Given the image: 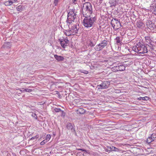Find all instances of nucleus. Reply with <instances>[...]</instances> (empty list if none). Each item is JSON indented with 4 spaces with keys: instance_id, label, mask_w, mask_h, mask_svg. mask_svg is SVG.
Segmentation results:
<instances>
[{
    "instance_id": "obj_1",
    "label": "nucleus",
    "mask_w": 156,
    "mask_h": 156,
    "mask_svg": "<svg viewBox=\"0 0 156 156\" xmlns=\"http://www.w3.org/2000/svg\"><path fill=\"white\" fill-rule=\"evenodd\" d=\"M69 27L68 30L64 31V33L67 36L75 35L77 33L78 28L77 27L76 23L75 22L67 23Z\"/></svg>"
},
{
    "instance_id": "obj_2",
    "label": "nucleus",
    "mask_w": 156,
    "mask_h": 156,
    "mask_svg": "<svg viewBox=\"0 0 156 156\" xmlns=\"http://www.w3.org/2000/svg\"><path fill=\"white\" fill-rule=\"evenodd\" d=\"M85 18L83 20V24L86 27H90L93 25L96 20L94 15H91L89 16H84Z\"/></svg>"
},
{
    "instance_id": "obj_3",
    "label": "nucleus",
    "mask_w": 156,
    "mask_h": 156,
    "mask_svg": "<svg viewBox=\"0 0 156 156\" xmlns=\"http://www.w3.org/2000/svg\"><path fill=\"white\" fill-rule=\"evenodd\" d=\"M92 9L90 3L86 2L84 3L83 6L82 13L84 16H89L92 14Z\"/></svg>"
},
{
    "instance_id": "obj_4",
    "label": "nucleus",
    "mask_w": 156,
    "mask_h": 156,
    "mask_svg": "<svg viewBox=\"0 0 156 156\" xmlns=\"http://www.w3.org/2000/svg\"><path fill=\"white\" fill-rule=\"evenodd\" d=\"M133 50L139 54H144L147 52V49L144 45L140 42H139L133 46L132 48Z\"/></svg>"
},
{
    "instance_id": "obj_5",
    "label": "nucleus",
    "mask_w": 156,
    "mask_h": 156,
    "mask_svg": "<svg viewBox=\"0 0 156 156\" xmlns=\"http://www.w3.org/2000/svg\"><path fill=\"white\" fill-rule=\"evenodd\" d=\"M110 20V23L113 28L115 30L118 29L121 27V23L118 20L113 18L111 20L110 18H108V22Z\"/></svg>"
},
{
    "instance_id": "obj_6",
    "label": "nucleus",
    "mask_w": 156,
    "mask_h": 156,
    "mask_svg": "<svg viewBox=\"0 0 156 156\" xmlns=\"http://www.w3.org/2000/svg\"><path fill=\"white\" fill-rule=\"evenodd\" d=\"M69 42V41L67 37L65 39L60 40V44L62 47L64 48H65L66 46H68Z\"/></svg>"
},
{
    "instance_id": "obj_7",
    "label": "nucleus",
    "mask_w": 156,
    "mask_h": 156,
    "mask_svg": "<svg viewBox=\"0 0 156 156\" xmlns=\"http://www.w3.org/2000/svg\"><path fill=\"white\" fill-rule=\"evenodd\" d=\"M70 18L69 16L68 15V18L67 20V23L72 22H74V20L76 18V14H75L74 16L73 14H71Z\"/></svg>"
},
{
    "instance_id": "obj_8",
    "label": "nucleus",
    "mask_w": 156,
    "mask_h": 156,
    "mask_svg": "<svg viewBox=\"0 0 156 156\" xmlns=\"http://www.w3.org/2000/svg\"><path fill=\"white\" fill-rule=\"evenodd\" d=\"M54 56L55 58L58 61H63L64 59V57L63 56H58L56 55H55Z\"/></svg>"
},
{
    "instance_id": "obj_9",
    "label": "nucleus",
    "mask_w": 156,
    "mask_h": 156,
    "mask_svg": "<svg viewBox=\"0 0 156 156\" xmlns=\"http://www.w3.org/2000/svg\"><path fill=\"white\" fill-rule=\"evenodd\" d=\"M115 39L116 43L118 45H121L122 44V37H117Z\"/></svg>"
},
{
    "instance_id": "obj_10",
    "label": "nucleus",
    "mask_w": 156,
    "mask_h": 156,
    "mask_svg": "<svg viewBox=\"0 0 156 156\" xmlns=\"http://www.w3.org/2000/svg\"><path fill=\"white\" fill-rule=\"evenodd\" d=\"M66 127L69 130H71L72 131L74 130V129L73 128L72 124L69 122L67 123Z\"/></svg>"
},
{
    "instance_id": "obj_11",
    "label": "nucleus",
    "mask_w": 156,
    "mask_h": 156,
    "mask_svg": "<svg viewBox=\"0 0 156 156\" xmlns=\"http://www.w3.org/2000/svg\"><path fill=\"white\" fill-rule=\"evenodd\" d=\"M78 114H83L85 112V110L82 108H80L76 111Z\"/></svg>"
},
{
    "instance_id": "obj_12",
    "label": "nucleus",
    "mask_w": 156,
    "mask_h": 156,
    "mask_svg": "<svg viewBox=\"0 0 156 156\" xmlns=\"http://www.w3.org/2000/svg\"><path fill=\"white\" fill-rule=\"evenodd\" d=\"M13 3L14 2L12 1V0H9L8 1L5 2L4 4L5 6H8L12 5Z\"/></svg>"
},
{
    "instance_id": "obj_13",
    "label": "nucleus",
    "mask_w": 156,
    "mask_h": 156,
    "mask_svg": "<svg viewBox=\"0 0 156 156\" xmlns=\"http://www.w3.org/2000/svg\"><path fill=\"white\" fill-rule=\"evenodd\" d=\"M51 137H45V139L40 143L41 145H43L46 143L50 139Z\"/></svg>"
},
{
    "instance_id": "obj_14",
    "label": "nucleus",
    "mask_w": 156,
    "mask_h": 156,
    "mask_svg": "<svg viewBox=\"0 0 156 156\" xmlns=\"http://www.w3.org/2000/svg\"><path fill=\"white\" fill-rule=\"evenodd\" d=\"M150 7L153 8L154 13L156 15V3H152L151 4Z\"/></svg>"
},
{
    "instance_id": "obj_15",
    "label": "nucleus",
    "mask_w": 156,
    "mask_h": 156,
    "mask_svg": "<svg viewBox=\"0 0 156 156\" xmlns=\"http://www.w3.org/2000/svg\"><path fill=\"white\" fill-rule=\"evenodd\" d=\"M148 24H147L148 26V27L150 28H154V24L152 23V22L151 21L150 22H149Z\"/></svg>"
},
{
    "instance_id": "obj_16",
    "label": "nucleus",
    "mask_w": 156,
    "mask_h": 156,
    "mask_svg": "<svg viewBox=\"0 0 156 156\" xmlns=\"http://www.w3.org/2000/svg\"><path fill=\"white\" fill-rule=\"evenodd\" d=\"M113 66L112 67H108V68H109L111 69H109L108 70V72H109V75H110V74H111V71H112L114 72H116V69L115 68H115V65Z\"/></svg>"
},
{
    "instance_id": "obj_17",
    "label": "nucleus",
    "mask_w": 156,
    "mask_h": 156,
    "mask_svg": "<svg viewBox=\"0 0 156 156\" xmlns=\"http://www.w3.org/2000/svg\"><path fill=\"white\" fill-rule=\"evenodd\" d=\"M109 3L110 7L115 6L116 5L115 0H109Z\"/></svg>"
},
{
    "instance_id": "obj_18",
    "label": "nucleus",
    "mask_w": 156,
    "mask_h": 156,
    "mask_svg": "<svg viewBox=\"0 0 156 156\" xmlns=\"http://www.w3.org/2000/svg\"><path fill=\"white\" fill-rule=\"evenodd\" d=\"M107 44V41H103L102 42L99 44L100 45V46L101 47V48H103L104 47L106 46Z\"/></svg>"
},
{
    "instance_id": "obj_19",
    "label": "nucleus",
    "mask_w": 156,
    "mask_h": 156,
    "mask_svg": "<svg viewBox=\"0 0 156 156\" xmlns=\"http://www.w3.org/2000/svg\"><path fill=\"white\" fill-rule=\"evenodd\" d=\"M143 24V23L142 22L140 21H137L136 23L137 27H138L139 28H141V27L142 26Z\"/></svg>"
},
{
    "instance_id": "obj_20",
    "label": "nucleus",
    "mask_w": 156,
    "mask_h": 156,
    "mask_svg": "<svg viewBox=\"0 0 156 156\" xmlns=\"http://www.w3.org/2000/svg\"><path fill=\"white\" fill-rule=\"evenodd\" d=\"M81 99L80 98L75 99L73 101V102L75 105H77L78 103L81 101Z\"/></svg>"
},
{
    "instance_id": "obj_21",
    "label": "nucleus",
    "mask_w": 156,
    "mask_h": 156,
    "mask_svg": "<svg viewBox=\"0 0 156 156\" xmlns=\"http://www.w3.org/2000/svg\"><path fill=\"white\" fill-rule=\"evenodd\" d=\"M154 140L152 138V137H148L147 139V142L149 144H151L152 141H154Z\"/></svg>"
},
{
    "instance_id": "obj_22",
    "label": "nucleus",
    "mask_w": 156,
    "mask_h": 156,
    "mask_svg": "<svg viewBox=\"0 0 156 156\" xmlns=\"http://www.w3.org/2000/svg\"><path fill=\"white\" fill-rule=\"evenodd\" d=\"M113 148H115V147L111 145L108 146V153L113 151Z\"/></svg>"
},
{
    "instance_id": "obj_23",
    "label": "nucleus",
    "mask_w": 156,
    "mask_h": 156,
    "mask_svg": "<svg viewBox=\"0 0 156 156\" xmlns=\"http://www.w3.org/2000/svg\"><path fill=\"white\" fill-rule=\"evenodd\" d=\"M100 87H98V89L106 88L107 86L105 82L102 83L100 85Z\"/></svg>"
},
{
    "instance_id": "obj_24",
    "label": "nucleus",
    "mask_w": 156,
    "mask_h": 156,
    "mask_svg": "<svg viewBox=\"0 0 156 156\" xmlns=\"http://www.w3.org/2000/svg\"><path fill=\"white\" fill-rule=\"evenodd\" d=\"M74 11L73 10H71L69 11V12L68 13V15L69 16V17L70 18V16H71V14H73V15L74 16L75 14H76V13L74 12Z\"/></svg>"
},
{
    "instance_id": "obj_25",
    "label": "nucleus",
    "mask_w": 156,
    "mask_h": 156,
    "mask_svg": "<svg viewBox=\"0 0 156 156\" xmlns=\"http://www.w3.org/2000/svg\"><path fill=\"white\" fill-rule=\"evenodd\" d=\"M120 69V71H123L125 69V67L123 65L119 66Z\"/></svg>"
},
{
    "instance_id": "obj_26",
    "label": "nucleus",
    "mask_w": 156,
    "mask_h": 156,
    "mask_svg": "<svg viewBox=\"0 0 156 156\" xmlns=\"http://www.w3.org/2000/svg\"><path fill=\"white\" fill-rule=\"evenodd\" d=\"M95 50L97 51H99L101 50L102 48H101L99 44L97 45L95 48Z\"/></svg>"
},
{
    "instance_id": "obj_27",
    "label": "nucleus",
    "mask_w": 156,
    "mask_h": 156,
    "mask_svg": "<svg viewBox=\"0 0 156 156\" xmlns=\"http://www.w3.org/2000/svg\"><path fill=\"white\" fill-rule=\"evenodd\" d=\"M23 91H22L23 92H24L25 91L27 92H30L32 91V90L30 89H28V88H26V89H24L23 88Z\"/></svg>"
},
{
    "instance_id": "obj_28",
    "label": "nucleus",
    "mask_w": 156,
    "mask_h": 156,
    "mask_svg": "<svg viewBox=\"0 0 156 156\" xmlns=\"http://www.w3.org/2000/svg\"><path fill=\"white\" fill-rule=\"evenodd\" d=\"M37 139V137H32L30 139H29V142H30L32 140L35 141Z\"/></svg>"
},
{
    "instance_id": "obj_29",
    "label": "nucleus",
    "mask_w": 156,
    "mask_h": 156,
    "mask_svg": "<svg viewBox=\"0 0 156 156\" xmlns=\"http://www.w3.org/2000/svg\"><path fill=\"white\" fill-rule=\"evenodd\" d=\"M146 1L147 2H152L153 3H155V2L154 0H146Z\"/></svg>"
},
{
    "instance_id": "obj_30",
    "label": "nucleus",
    "mask_w": 156,
    "mask_h": 156,
    "mask_svg": "<svg viewBox=\"0 0 156 156\" xmlns=\"http://www.w3.org/2000/svg\"><path fill=\"white\" fill-rule=\"evenodd\" d=\"M119 66H116V65L115 66L114 68L116 69V71H120L119 68Z\"/></svg>"
},
{
    "instance_id": "obj_31",
    "label": "nucleus",
    "mask_w": 156,
    "mask_h": 156,
    "mask_svg": "<svg viewBox=\"0 0 156 156\" xmlns=\"http://www.w3.org/2000/svg\"><path fill=\"white\" fill-rule=\"evenodd\" d=\"M80 72L81 73H84L85 74H87L88 73V71L85 70H81L80 71Z\"/></svg>"
},
{
    "instance_id": "obj_32",
    "label": "nucleus",
    "mask_w": 156,
    "mask_h": 156,
    "mask_svg": "<svg viewBox=\"0 0 156 156\" xmlns=\"http://www.w3.org/2000/svg\"><path fill=\"white\" fill-rule=\"evenodd\" d=\"M54 110L56 112H59L61 111L60 109L55 108L54 109Z\"/></svg>"
},
{
    "instance_id": "obj_33",
    "label": "nucleus",
    "mask_w": 156,
    "mask_h": 156,
    "mask_svg": "<svg viewBox=\"0 0 156 156\" xmlns=\"http://www.w3.org/2000/svg\"><path fill=\"white\" fill-rule=\"evenodd\" d=\"M59 0H54V3L55 6L57 5Z\"/></svg>"
},
{
    "instance_id": "obj_34",
    "label": "nucleus",
    "mask_w": 156,
    "mask_h": 156,
    "mask_svg": "<svg viewBox=\"0 0 156 156\" xmlns=\"http://www.w3.org/2000/svg\"><path fill=\"white\" fill-rule=\"evenodd\" d=\"M108 64L111 67H112L111 66H113L115 65V63L114 62V63H113L112 64L110 62H108Z\"/></svg>"
},
{
    "instance_id": "obj_35",
    "label": "nucleus",
    "mask_w": 156,
    "mask_h": 156,
    "mask_svg": "<svg viewBox=\"0 0 156 156\" xmlns=\"http://www.w3.org/2000/svg\"><path fill=\"white\" fill-rule=\"evenodd\" d=\"M32 116H33L34 117H35V119H37V116L36 115V114H35V113L33 114L32 115Z\"/></svg>"
},
{
    "instance_id": "obj_36",
    "label": "nucleus",
    "mask_w": 156,
    "mask_h": 156,
    "mask_svg": "<svg viewBox=\"0 0 156 156\" xmlns=\"http://www.w3.org/2000/svg\"><path fill=\"white\" fill-rule=\"evenodd\" d=\"M148 98L147 97H144L142 98V100H146L147 99H148Z\"/></svg>"
},
{
    "instance_id": "obj_37",
    "label": "nucleus",
    "mask_w": 156,
    "mask_h": 156,
    "mask_svg": "<svg viewBox=\"0 0 156 156\" xmlns=\"http://www.w3.org/2000/svg\"><path fill=\"white\" fill-rule=\"evenodd\" d=\"M115 148H113V151H117L118 150V149L117 148L115 147Z\"/></svg>"
},
{
    "instance_id": "obj_38",
    "label": "nucleus",
    "mask_w": 156,
    "mask_h": 156,
    "mask_svg": "<svg viewBox=\"0 0 156 156\" xmlns=\"http://www.w3.org/2000/svg\"><path fill=\"white\" fill-rule=\"evenodd\" d=\"M145 39H146V40H147L149 38V37H145Z\"/></svg>"
},
{
    "instance_id": "obj_39",
    "label": "nucleus",
    "mask_w": 156,
    "mask_h": 156,
    "mask_svg": "<svg viewBox=\"0 0 156 156\" xmlns=\"http://www.w3.org/2000/svg\"><path fill=\"white\" fill-rule=\"evenodd\" d=\"M142 98L143 97H140V98H139V99L140 100H142Z\"/></svg>"
},
{
    "instance_id": "obj_40",
    "label": "nucleus",
    "mask_w": 156,
    "mask_h": 156,
    "mask_svg": "<svg viewBox=\"0 0 156 156\" xmlns=\"http://www.w3.org/2000/svg\"><path fill=\"white\" fill-rule=\"evenodd\" d=\"M155 135V134H152L151 136H152L153 135L154 136Z\"/></svg>"
},
{
    "instance_id": "obj_41",
    "label": "nucleus",
    "mask_w": 156,
    "mask_h": 156,
    "mask_svg": "<svg viewBox=\"0 0 156 156\" xmlns=\"http://www.w3.org/2000/svg\"><path fill=\"white\" fill-rule=\"evenodd\" d=\"M20 91H21V92H22V91H23V90H19Z\"/></svg>"
},
{
    "instance_id": "obj_42",
    "label": "nucleus",
    "mask_w": 156,
    "mask_h": 156,
    "mask_svg": "<svg viewBox=\"0 0 156 156\" xmlns=\"http://www.w3.org/2000/svg\"><path fill=\"white\" fill-rule=\"evenodd\" d=\"M73 0V2H74L76 1V0Z\"/></svg>"
},
{
    "instance_id": "obj_43",
    "label": "nucleus",
    "mask_w": 156,
    "mask_h": 156,
    "mask_svg": "<svg viewBox=\"0 0 156 156\" xmlns=\"http://www.w3.org/2000/svg\"><path fill=\"white\" fill-rule=\"evenodd\" d=\"M25 83H26V84H27V83H27V82H24Z\"/></svg>"
},
{
    "instance_id": "obj_44",
    "label": "nucleus",
    "mask_w": 156,
    "mask_h": 156,
    "mask_svg": "<svg viewBox=\"0 0 156 156\" xmlns=\"http://www.w3.org/2000/svg\"><path fill=\"white\" fill-rule=\"evenodd\" d=\"M112 91H113V90H114V89L113 88H112Z\"/></svg>"
},
{
    "instance_id": "obj_45",
    "label": "nucleus",
    "mask_w": 156,
    "mask_h": 156,
    "mask_svg": "<svg viewBox=\"0 0 156 156\" xmlns=\"http://www.w3.org/2000/svg\"><path fill=\"white\" fill-rule=\"evenodd\" d=\"M153 138H156V137H153Z\"/></svg>"
}]
</instances>
